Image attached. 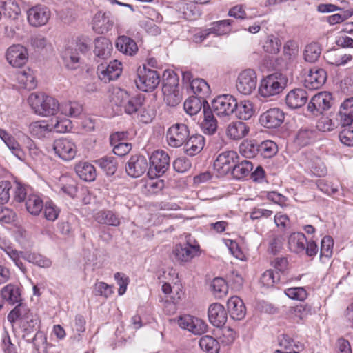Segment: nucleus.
Returning a JSON list of instances; mask_svg holds the SVG:
<instances>
[{"mask_svg": "<svg viewBox=\"0 0 353 353\" xmlns=\"http://www.w3.org/2000/svg\"><path fill=\"white\" fill-rule=\"evenodd\" d=\"M28 101L34 112L39 115H54L59 110L60 104L58 101L44 94L32 93Z\"/></svg>", "mask_w": 353, "mask_h": 353, "instance_id": "f257e3e1", "label": "nucleus"}, {"mask_svg": "<svg viewBox=\"0 0 353 353\" xmlns=\"http://www.w3.org/2000/svg\"><path fill=\"white\" fill-rule=\"evenodd\" d=\"M162 83L164 101L168 106H176L182 99L178 88L179 79L176 74L173 72L165 71Z\"/></svg>", "mask_w": 353, "mask_h": 353, "instance_id": "f03ea898", "label": "nucleus"}, {"mask_svg": "<svg viewBox=\"0 0 353 353\" xmlns=\"http://www.w3.org/2000/svg\"><path fill=\"white\" fill-rule=\"evenodd\" d=\"M288 78L282 73L275 72L261 81L259 92L263 97L268 98L281 93L286 87Z\"/></svg>", "mask_w": 353, "mask_h": 353, "instance_id": "7ed1b4c3", "label": "nucleus"}, {"mask_svg": "<svg viewBox=\"0 0 353 353\" xmlns=\"http://www.w3.org/2000/svg\"><path fill=\"white\" fill-rule=\"evenodd\" d=\"M160 74L154 70L143 65L137 70V79L135 80L137 87L143 92H152L160 83Z\"/></svg>", "mask_w": 353, "mask_h": 353, "instance_id": "20e7f679", "label": "nucleus"}, {"mask_svg": "<svg viewBox=\"0 0 353 353\" xmlns=\"http://www.w3.org/2000/svg\"><path fill=\"white\" fill-rule=\"evenodd\" d=\"M172 254L175 259L181 263L190 261L201 254L200 245L189 236L185 243L177 244L173 249Z\"/></svg>", "mask_w": 353, "mask_h": 353, "instance_id": "39448f33", "label": "nucleus"}, {"mask_svg": "<svg viewBox=\"0 0 353 353\" xmlns=\"http://www.w3.org/2000/svg\"><path fill=\"white\" fill-rule=\"evenodd\" d=\"M170 157L163 150H156L150 157V167L148 174L150 177L162 176L170 167Z\"/></svg>", "mask_w": 353, "mask_h": 353, "instance_id": "423d86ee", "label": "nucleus"}, {"mask_svg": "<svg viewBox=\"0 0 353 353\" xmlns=\"http://www.w3.org/2000/svg\"><path fill=\"white\" fill-rule=\"evenodd\" d=\"M236 99L230 94L217 96L211 103V110L219 117L232 115L236 107Z\"/></svg>", "mask_w": 353, "mask_h": 353, "instance_id": "0eeeda50", "label": "nucleus"}, {"mask_svg": "<svg viewBox=\"0 0 353 353\" xmlns=\"http://www.w3.org/2000/svg\"><path fill=\"white\" fill-rule=\"evenodd\" d=\"M170 321L176 323L181 328L187 330L195 335H201L208 329L204 321L190 315L180 316L176 319H170Z\"/></svg>", "mask_w": 353, "mask_h": 353, "instance_id": "6e6552de", "label": "nucleus"}, {"mask_svg": "<svg viewBox=\"0 0 353 353\" xmlns=\"http://www.w3.org/2000/svg\"><path fill=\"white\" fill-rule=\"evenodd\" d=\"M190 136L188 126L185 123H176L170 126L166 133L168 145L173 148L182 146Z\"/></svg>", "mask_w": 353, "mask_h": 353, "instance_id": "1a4fd4ad", "label": "nucleus"}, {"mask_svg": "<svg viewBox=\"0 0 353 353\" xmlns=\"http://www.w3.org/2000/svg\"><path fill=\"white\" fill-rule=\"evenodd\" d=\"M55 154L65 161L74 159L77 153V146L70 139L60 138L54 140L52 145Z\"/></svg>", "mask_w": 353, "mask_h": 353, "instance_id": "9d476101", "label": "nucleus"}, {"mask_svg": "<svg viewBox=\"0 0 353 353\" xmlns=\"http://www.w3.org/2000/svg\"><path fill=\"white\" fill-rule=\"evenodd\" d=\"M333 104L332 94L322 92L313 96L307 105V110L313 115L318 116L329 110Z\"/></svg>", "mask_w": 353, "mask_h": 353, "instance_id": "9b49d317", "label": "nucleus"}, {"mask_svg": "<svg viewBox=\"0 0 353 353\" xmlns=\"http://www.w3.org/2000/svg\"><path fill=\"white\" fill-rule=\"evenodd\" d=\"M50 9L43 5L33 6L27 12L28 21L33 27H40L46 25L50 19Z\"/></svg>", "mask_w": 353, "mask_h": 353, "instance_id": "f8f14e48", "label": "nucleus"}, {"mask_svg": "<svg viewBox=\"0 0 353 353\" xmlns=\"http://www.w3.org/2000/svg\"><path fill=\"white\" fill-rule=\"evenodd\" d=\"M236 87L237 90L245 95L250 94L256 87V75L251 69L242 71L238 77Z\"/></svg>", "mask_w": 353, "mask_h": 353, "instance_id": "ddd939ff", "label": "nucleus"}, {"mask_svg": "<svg viewBox=\"0 0 353 353\" xmlns=\"http://www.w3.org/2000/svg\"><path fill=\"white\" fill-rule=\"evenodd\" d=\"M238 160L239 156L236 152L225 151L218 155L214 163V167L220 174H226L232 171Z\"/></svg>", "mask_w": 353, "mask_h": 353, "instance_id": "4468645a", "label": "nucleus"}, {"mask_svg": "<svg viewBox=\"0 0 353 353\" xmlns=\"http://www.w3.org/2000/svg\"><path fill=\"white\" fill-rule=\"evenodd\" d=\"M121 63L117 60H113L108 64L101 63L97 67L99 78L105 83L116 80L121 75Z\"/></svg>", "mask_w": 353, "mask_h": 353, "instance_id": "2eb2a0df", "label": "nucleus"}, {"mask_svg": "<svg viewBox=\"0 0 353 353\" xmlns=\"http://www.w3.org/2000/svg\"><path fill=\"white\" fill-rule=\"evenodd\" d=\"M148 168L147 159L143 155L131 156L125 164V172L132 178L142 176Z\"/></svg>", "mask_w": 353, "mask_h": 353, "instance_id": "dca6fc26", "label": "nucleus"}, {"mask_svg": "<svg viewBox=\"0 0 353 353\" xmlns=\"http://www.w3.org/2000/svg\"><path fill=\"white\" fill-rule=\"evenodd\" d=\"M285 115L283 112L278 108H270L263 112L259 118L260 123L266 128H276L284 121Z\"/></svg>", "mask_w": 353, "mask_h": 353, "instance_id": "f3484780", "label": "nucleus"}, {"mask_svg": "<svg viewBox=\"0 0 353 353\" xmlns=\"http://www.w3.org/2000/svg\"><path fill=\"white\" fill-rule=\"evenodd\" d=\"M6 57L11 65L15 68H20L26 63L28 54L24 46L16 44L8 48Z\"/></svg>", "mask_w": 353, "mask_h": 353, "instance_id": "a211bd4d", "label": "nucleus"}, {"mask_svg": "<svg viewBox=\"0 0 353 353\" xmlns=\"http://www.w3.org/2000/svg\"><path fill=\"white\" fill-rule=\"evenodd\" d=\"M327 80V72L322 68L314 67L310 69L305 79V87L309 90H317L324 85Z\"/></svg>", "mask_w": 353, "mask_h": 353, "instance_id": "6ab92c4d", "label": "nucleus"}, {"mask_svg": "<svg viewBox=\"0 0 353 353\" xmlns=\"http://www.w3.org/2000/svg\"><path fill=\"white\" fill-rule=\"evenodd\" d=\"M183 145L185 154L190 157L195 156L203 150L205 145V138L199 134L190 135Z\"/></svg>", "mask_w": 353, "mask_h": 353, "instance_id": "aec40b11", "label": "nucleus"}, {"mask_svg": "<svg viewBox=\"0 0 353 353\" xmlns=\"http://www.w3.org/2000/svg\"><path fill=\"white\" fill-rule=\"evenodd\" d=\"M210 322L217 327L225 325L227 321V313L224 307L220 303H212L208 308Z\"/></svg>", "mask_w": 353, "mask_h": 353, "instance_id": "412c9836", "label": "nucleus"}, {"mask_svg": "<svg viewBox=\"0 0 353 353\" xmlns=\"http://www.w3.org/2000/svg\"><path fill=\"white\" fill-rule=\"evenodd\" d=\"M0 139L13 155L21 161L24 159L25 154L21 146L12 134L5 130L0 128Z\"/></svg>", "mask_w": 353, "mask_h": 353, "instance_id": "4be33fe9", "label": "nucleus"}, {"mask_svg": "<svg viewBox=\"0 0 353 353\" xmlns=\"http://www.w3.org/2000/svg\"><path fill=\"white\" fill-rule=\"evenodd\" d=\"M307 93L303 89L291 90L285 97L287 105L292 109H296L304 105L307 101Z\"/></svg>", "mask_w": 353, "mask_h": 353, "instance_id": "5701e85b", "label": "nucleus"}, {"mask_svg": "<svg viewBox=\"0 0 353 353\" xmlns=\"http://www.w3.org/2000/svg\"><path fill=\"white\" fill-rule=\"evenodd\" d=\"M114 22V20L105 13H97L93 20V30L98 34H105L110 31Z\"/></svg>", "mask_w": 353, "mask_h": 353, "instance_id": "b1692460", "label": "nucleus"}, {"mask_svg": "<svg viewBox=\"0 0 353 353\" xmlns=\"http://www.w3.org/2000/svg\"><path fill=\"white\" fill-rule=\"evenodd\" d=\"M230 316L237 321L243 319L245 316V307L243 301L236 296H232L227 303Z\"/></svg>", "mask_w": 353, "mask_h": 353, "instance_id": "393cba45", "label": "nucleus"}, {"mask_svg": "<svg viewBox=\"0 0 353 353\" xmlns=\"http://www.w3.org/2000/svg\"><path fill=\"white\" fill-rule=\"evenodd\" d=\"M307 240L302 232L292 233L288 237V248L292 252L304 254Z\"/></svg>", "mask_w": 353, "mask_h": 353, "instance_id": "a878e982", "label": "nucleus"}, {"mask_svg": "<svg viewBox=\"0 0 353 353\" xmlns=\"http://www.w3.org/2000/svg\"><path fill=\"white\" fill-rule=\"evenodd\" d=\"M94 53L98 58L106 59L111 55L112 44L111 41L104 37H99L94 40Z\"/></svg>", "mask_w": 353, "mask_h": 353, "instance_id": "bb28decb", "label": "nucleus"}, {"mask_svg": "<svg viewBox=\"0 0 353 353\" xmlns=\"http://www.w3.org/2000/svg\"><path fill=\"white\" fill-rule=\"evenodd\" d=\"M250 128L242 121H236L230 123L227 128V136L232 140H239L248 134Z\"/></svg>", "mask_w": 353, "mask_h": 353, "instance_id": "cd10ccee", "label": "nucleus"}, {"mask_svg": "<svg viewBox=\"0 0 353 353\" xmlns=\"http://www.w3.org/2000/svg\"><path fill=\"white\" fill-rule=\"evenodd\" d=\"M183 108L185 111L190 116L196 114L202 108L203 110L210 108L206 100L194 96L189 97L184 102ZM203 112H204V110Z\"/></svg>", "mask_w": 353, "mask_h": 353, "instance_id": "c85d7f7f", "label": "nucleus"}, {"mask_svg": "<svg viewBox=\"0 0 353 353\" xmlns=\"http://www.w3.org/2000/svg\"><path fill=\"white\" fill-rule=\"evenodd\" d=\"M214 114L210 108L204 109L203 120L201 128L205 134L212 135L217 131L218 123Z\"/></svg>", "mask_w": 353, "mask_h": 353, "instance_id": "c756f323", "label": "nucleus"}, {"mask_svg": "<svg viewBox=\"0 0 353 353\" xmlns=\"http://www.w3.org/2000/svg\"><path fill=\"white\" fill-rule=\"evenodd\" d=\"M123 137V133L116 132L112 134L110 137V142L113 147L114 153L119 157H122L128 154L132 149L130 143L120 142V140Z\"/></svg>", "mask_w": 353, "mask_h": 353, "instance_id": "7c9ffc66", "label": "nucleus"}, {"mask_svg": "<svg viewBox=\"0 0 353 353\" xmlns=\"http://www.w3.org/2000/svg\"><path fill=\"white\" fill-rule=\"evenodd\" d=\"M2 298L10 305L21 302V294L19 288L13 284H8L1 290Z\"/></svg>", "mask_w": 353, "mask_h": 353, "instance_id": "2f4dec72", "label": "nucleus"}, {"mask_svg": "<svg viewBox=\"0 0 353 353\" xmlns=\"http://www.w3.org/2000/svg\"><path fill=\"white\" fill-rule=\"evenodd\" d=\"M116 48L121 52L130 56L134 55L138 50L135 41L125 35L119 36L117 38Z\"/></svg>", "mask_w": 353, "mask_h": 353, "instance_id": "473e14b6", "label": "nucleus"}, {"mask_svg": "<svg viewBox=\"0 0 353 353\" xmlns=\"http://www.w3.org/2000/svg\"><path fill=\"white\" fill-rule=\"evenodd\" d=\"M77 174L85 181H93L97 176L94 167L88 162H79L74 168Z\"/></svg>", "mask_w": 353, "mask_h": 353, "instance_id": "72a5a7b5", "label": "nucleus"}, {"mask_svg": "<svg viewBox=\"0 0 353 353\" xmlns=\"http://www.w3.org/2000/svg\"><path fill=\"white\" fill-rule=\"evenodd\" d=\"M233 114L239 119L248 120L254 114L253 105L248 100L236 101Z\"/></svg>", "mask_w": 353, "mask_h": 353, "instance_id": "f704fd0d", "label": "nucleus"}, {"mask_svg": "<svg viewBox=\"0 0 353 353\" xmlns=\"http://www.w3.org/2000/svg\"><path fill=\"white\" fill-rule=\"evenodd\" d=\"M27 211L34 216L40 214L43 208V201L39 195L36 194H30L27 196L25 202Z\"/></svg>", "mask_w": 353, "mask_h": 353, "instance_id": "c9c22d12", "label": "nucleus"}, {"mask_svg": "<svg viewBox=\"0 0 353 353\" xmlns=\"http://www.w3.org/2000/svg\"><path fill=\"white\" fill-rule=\"evenodd\" d=\"M94 218L100 224L111 226H118L120 224L119 216L111 210H101L94 214Z\"/></svg>", "mask_w": 353, "mask_h": 353, "instance_id": "e433bc0d", "label": "nucleus"}, {"mask_svg": "<svg viewBox=\"0 0 353 353\" xmlns=\"http://www.w3.org/2000/svg\"><path fill=\"white\" fill-rule=\"evenodd\" d=\"M190 87L196 97L206 100L210 94V88L208 83L203 79H193L190 83Z\"/></svg>", "mask_w": 353, "mask_h": 353, "instance_id": "4c0bfd02", "label": "nucleus"}, {"mask_svg": "<svg viewBox=\"0 0 353 353\" xmlns=\"http://www.w3.org/2000/svg\"><path fill=\"white\" fill-rule=\"evenodd\" d=\"M0 9L3 14L15 19L21 13V8L17 0H0Z\"/></svg>", "mask_w": 353, "mask_h": 353, "instance_id": "58836bf2", "label": "nucleus"}, {"mask_svg": "<svg viewBox=\"0 0 353 353\" xmlns=\"http://www.w3.org/2000/svg\"><path fill=\"white\" fill-rule=\"evenodd\" d=\"M17 80L21 87L28 89L32 90L36 88L37 83L33 72L28 68L24 70L19 71L17 73Z\"/></svg>", "mask_w": 353, "mask_h": 353, "instance_id": "ea45409f", "label": "nucleus"}, {"mask_svg": "<svg viewBox=\"0 0 353 353\" xmlns=\"http://www.w3.org/2000/svg\"><path fill=\"white\" fill-rule=\"evenodd\" d=\"M352 59V55L343 54L341 50H334L326 53L327 63L336 66L344 65L351 61Z\"/></svg>", "mask_w": 353, "mask_h": 353, "instance_id": "a19ab883", "label": "nucleus"}, {"mask_svg": "<svg viewBox=\"0 0 353 353\" xmlns=\"http://www.w3.org/2000/svg\"><path fill=\"white\" fill-rule=\"evenodd\" d=\"M29 129L30 134L39 139H42L52 132V126L46 121L33 122L30 125Z\"/></svg>", "mask_w": 353, "mask_h": 353, "instance_id": "79ce46f5", "label": "nucleus"}, {"mask_svg": "<svg viewBox=\"0 0 353 353\" xmlns=\"http://www.w3.org/2000/svg\"><path fill=\"white\" fill-rule=\"evenodd\" d=\"M311 308L303 304L291 307L288 311V317L295 323L305 319L310 314Z\"/></svg>", "mask_w": 353, "mask_h": 353, "instance_id": "37998d69", "label": "nucleus"}, {"mask_svg": "<svg viewBox=\"0 0 353 353\" xmlns=\"http://www.w3.org/2000/svg\"><path fill=\"white\" fill-rule=\"evenodd\" d=\"M253 169V164L251 161L243 160L241 162L235 163L232 170V174L236 179H242L250 174Z\"/></svg>", "mask_w": 353, "mask_h": 353, "instance_id": "c03bdc74", "label": "nucleus"}, {"mask_svg": "<svg viewBox=\"0 0 353 353\" xmlns=\"http://www.w3.org/2000/svg\"><path fill=\"white\" fill-rule=\"evenodd\" d=\"M233 21L231 19H225L212 23L211 27L208 28L210 34L216 36H222L231 32V26Z\"/></svg>", "mask_w": 353, "mask_h": 353, "instance_id": "a18cd8bd", "label": "nucleus"}, {"mask_svg": "<svg viewBox=\"0 0 353 353\" xmlns=\"http://www.w3.org/2000/svg\"><path fill=\"white\" fill-rule=\"evenodd\" d=\"M59 110L63 115L77 118L83 112V106L78 102L69 101L60 105Z\"/></svg>", "mask_w": 353, "mask_h": 353, "instance_id": "49530a36", "label": "nucleus"}, {"mask_svg": "<svg viewBox=\"0 0 353 353\" xmlns=\"http://www.w3.org/2000/svg\"><path fill=\"white\" fill-rule=\"evenodd\" d=\"M145 98L139 94L134 97L129 96L124 105V111L128 114H132L138 112L143 105Z\"/></svg>", "mask_w": 353, "mask_h": 353, "instance_id": "de8ad7c7", "label": "nucleus"}, {"mask_svg": "<svg viewBox=\"0 0 353 353\" xmlns=\"http://www.w3.org/2000/svg\"><path fill=\"white\" fill-rule=\"evenodd\" d=\"M316 138V132L307 128H301L296 134L295 142L301 147L306 146L312 143Z\"/></svg>", "mask_w": 353, "mask_h": 353, "instance_id": "09e8293b", "label": "nucleus"}, {"mask_svg": "<svg viewBox=\"0 0 353 353\" xmlns=\"http://www.w3.org/2000/svg\"><path fill=\"white\" fill-rule=\"evenodd\" d=\"M108 175H113L117 169V161L114 157H103L95 161Z\"/></svg>", "mask_w": 353, "mask_h": 353, "instance_id": "8fccbe9b", "label": "nucleus"}, {"mask_svg": "<svg viewBox=\"0 0 353 353\" xmlns=\"http://www.w3.org/2000/svg\"><path fill=\"white\" fill-rule=\"evenodd\" d=\"M23 259L40 268H49L52 264L48 258L35 252H26L23 254Z\"/></svg>", "mask_w": 353, "mask_h": 353, "instance_id": "3c124183", "label": "nucleus"}, {"mask_svg": "<svg viewBox=\"0 0 353 353\" xmlns=\"http://www.w3.org/2000/svg\"><path fill=\"white\" fill-rule=\"evenodd\" d=\"M240 154L246 158H252L259 154V143L254 140H244L239 145Z\"/></svg>", "mask_w": 353, "mask_h": 353, "instance_id": "603ef678", "label": "nucleus"}, {"mask_svg": "<svg viewBox=\"0 0 353 353\" xmlns=\"http://www.w3.org/2000/svg\"><path fill=\"white\" fill-rule=\"evenodd\" d=\"M321 54V48L316 42L307 44L303 51V58L305 61L314 63L319 60Z\"/></svg>", "mask_w": 353, "mask_h": 353, "instance_id": "864d4df0", "label": "nucleus"}, {"mask_svg": "<svg viewBox=\"0 0 353 353\" xmlns=\"http://www.w3.org/2000/svg\"><path fill=\"white\" fill-rule=\"evenodd\" d=\"M62 59L65 65L71 70L75 69L79 61V53L77 50L67 47L62 52Z\"/></svg>", "mask_w": 353, "mask_h": 353, "instance_id": "5fc2aeb1", "label": "nucleus"}, {"mask_svg": "<svg viewBox=\"0 0 353 353\" xmlns=\"http://www.w3.org/2000/svg\"><path fill=\"white\" fill-rule=\"evenodd\" d=\"M199 346L207 353H219L220 350L217 340L209 335L203 336L200 339Z\"/></svg>", "mask_w": 353, "mask_h": 353, "instance_id": "6e6d98bb", "label": "nucleus"}, {"mask_svg": "<svg viewBox=\"0 0 353 353\" xmlns=\"http://www.w3.org/2000/svg\"><path fill=\"white\" fill-rule=\"evenodd\" d=\"M30 313V309L26 305L22 304L21 302L10 312L7 319L11 323H15L17 320H23L25 317Z\"/></svg>", "mask_w": 353, "mask_h": 353, "instance_id": "4d7b16f0", "label": "nucleus"}, {"mask_svg": "<svg viewBox=\"0 0 353 353\" xmlns=\"http://www.w3.org/2000/svg\"><path fill=\"white\" fill-rule=\"evenodd\" d=\"M210 287L212 290L214 295L218 299L224 297L228 291V286L225 281L220 277L214 279L212 281Z\"/></svg>", "mask_w": 353, "mask_h": 353, "instance_id": "13d9d810", "label": "nucleus"}, {"mask_svg": "<svg viewBox=\"0 0 353 353\" xmlns=\"http://www.w3.org/2000/svg\"><path fill=\"white\" fill-rule=\"evenodd\" d=\"M278 151L276 144L270 140H266L259 144V154L264 158L274 157Z\"/></svg>", "mask_w": 353, "mask_h": 353, "instance_id": "bf43d9fd", "label": "nucleus"}, {"mask_svg": "<svg viewBox=\"0 0 353 353\" xmlns=\"http://www.w3.org/2000/svg\"><path fill=\"white\" fill-rule=\"evenodd\" d=\"M281 45V41L278 37L270 35L265 41L263 48L266 52L276 54L280 51Z\"/></svg>", "mask_w": 353, "mask_h": 353, "instance_id": "052dcab7", "label": "nucleus"}, {"mask_svg": "<svg viewBox=\"0 0 353 353\" xmlns=\"http://www.w3.org/2000/svg\"><path fill=\"white\" fill-rule=\"evenodd\" d=\"M280 280V273L273 270H266L261 277V283L266 287L273 286Z\"/></svg>", "mask_w": 353, "mask_h": 353, "instance_id": "680f3d73", "label": "nucleus"}, {"mask_svg": "<svg viewBox=\"0 0 353 353\" xmlns=\"http://www.w3.org/2000/svg\"><path fill=\"white\" fill-rule=\"evenodd\" d=\"M43 209L47 220L54 221L58 218L60 210L52 201H46Z\"/></svg>", "mask_w": 353, "mask_h": 353, "instance_id": "e2e57ef3", "label": "nucleus"}, {"mask_svg": "<svg viewBox=\"0 0 353 353\" xmlns=\"http://www.w3.org/2000/svg\"><path fill=\"white\" fill-rule=\"evenodd\" d=\"M285 294L291 299L297 301H304L307 296L305 289L302 287L289 288L285 290Z\"/></svg>", "mask_w": 353, "mask_h": 353, "instance_id": "0e129e2a", "label": "nucleus"}, {"mask_svg": "<svg viewBox=\"0 0 353 353\" xmlns=\"http://www.w3.org/2000/svg\"><path fill=\"white\" fill-rule=\"evenodd\" d=\"M334 241L330 236H324L321 243L320 256L330 257L332 253Z\"/></svg>", "mask_w": 353, "mask_h": 353, "instance_id": "69168bd1", "label": "nucleus"}, {"mask_svg": "<svg viewBox=\"0 0 353 353\" xmlns=\"http://www.w3.org/2000/svg\"><path fill=\"white\" fill-rule=\"evenodd\" d=\"M129 96L125 90L118 89L113 92L111 101L117 106L124 108Z\"/></svg>", "mask_w": 353, "mask_h": 353, "instance_id": "338daca9", "label": "nucleus"}, {"mask_svg": "<svg viewBox=\"0 0 353 353\" xmlns=\"http://www.w3.org/2000/svg\"><path fill=\"white\" fill-rule=\"evenodd\" d=\"M339 139L344 145H353V127L344 128L339 133Z\"/></svg>", "mask_w": 353, "mask_h": 353, "instance_id": "774afa93", "label": "nucleus"}]
</instances>
